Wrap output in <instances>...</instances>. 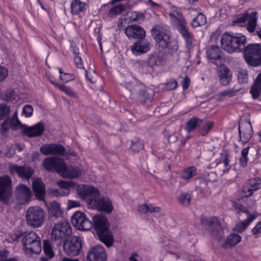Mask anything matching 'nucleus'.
Instances as JSON below:
<instances>
[{
	"label": "nucleus",
	"instance_id": "nucleus-1",
	"mask_svg": "<svg viewBox=\"0 0 261 261\" xmlns=\"http://www.w3.org/2000/svg\"><path fill=\"white\" fill-rule=\"evenodd\" d=\"M77 191L80 197L87 202L89 207L108 214L113 211L112 201L108 197L100 199L98 189L93 186H82L78 188Z\"/></svg>",
	"mask_w": 261,
	"mask_h": 261
},
{
	"label": "nucleus",
	"instance_id": "nucleus-2",
	"mask_svg": "<svg viewBox=\"0 0 261 261\" xmlns=\"http://www.w3.org/2000/svg\"><path fill=\"white\" fill-rule=\"evenodd\" d=\"M152 35L159 45V48L173 56L178 50L177 42L171 40V34L168 26L155 25L151 29Z\"/></svg>",
	"mask_w": 261,
	"mask_h": 261
},
{
	"label": "nucleus",
	"instance_id": "nucleus-3",
	"mask_svg": "<svg viewBox=\"0 0 261 261\" xmlns=\"http://www.w3.org/2000/svg\"><path fill=\"white\" fill-rule=\"evenodd\" d=\"M222 48L229 53L244 51L246 43V37L241 33L226 32L221 39Z\"/></svg>",
	"mask_w": 261,
	"mask_h": 261
},
{
	"label": "nucleus",
	"instance_id": "nucleus-4",
	"mask_svg": "<svg viewBox=\"0 0 261 261\" xmlns=\"http://www.w3.org/2000/svg\"><path fill=\"white\" fill-rule=\"evenodd\" d=\"M92 224L100 241L108 247L111 246L113 238L110 231L107 218L102 215H95L93 218Z\"/></svg>",
	"mask_w": 261,
	"mask_h": 261
},
{
	"label": "nucleus",
	"instance_id": "nucleus-5",
	"mask_svg": "<svg viewBox=\"0 0 261 261\" xmlns=\"http://www.w3.org/2000/svg\"><path fill=\"white\" fill-rule=\"evenodd\" d=\"M71 234L72 228L70 224L65 219H61L55 224L52 229L51 240L60 245L68 240Z\"/></svg>",
	"mask_w": 261,
	"mask_h": 261
},
{
	"label": "nucleus",
	"instance_id": "nucleus-6",
	"mask_svg": "<svg viewBox=\"0 0 261 261\" xmlns=\"http://www.w3.org/2000/svg\"><path fill=\"white\" fill-rule=\"evenodd\" d=\"M200 221L202 225L206 227L209 234L212 239L220 241L223 238L224 233L223 228L217 217L207 218L202 216Z\"/></svg>",
	"mask_w": 261,
	"mask_h": 261
},
{
	"label": "nucleus",
	"instance_id": "nucleus-7",
	"mask_svg": "<svg viewBox=\"0 0 261 261\" xmlns=\"http://www.w3.org/2000/svg\"><path fill=\"white\" fill-rule=\"evenodd\" d=\"M21 241L26 252L31 254H39L41 252V238L35 232L25 233Z\"/></svg>",
	"mask_w": 261,
	"mask_h": 261
},
{
	"label": "nucleus",
	"instance_id": "nucleus-8",
	"mask_svg": "<svg viewBox=\"0 0 261 261\" xmlns=\"http://www.w3.org/2000/svg\"><path fill=\"white\" fill-rule=\"evenodd\" d=\"M244 56L246 62L252 66L261 65V45L249 44L246 46Z\"/></svg>",
	"mask_w": 261,
	"mask_h": 261
},
{
	"label": "nucleus",
	"instance_id": "nucleus-9",
	"mask_svg": "<svg viewBox=\"0 0 261 261\" xmlns=\"http://www.w3.org/2000/svg\"><path fill=\"white\" fill-rule=\"evenodd\" d=\"M44 211L41 207H30L26 212L27 223L33 228H38L42 225L44 221Z\"/></svg>",
	"mask_w": 261,
	"mask_h": 261
},
{
	"label": "nucleus",
	"instance_id": "nucleus-10",
	"mask_svg": "<svg viewBox=\"0 0 261 261\" xmlns=\"http://www.w3.org/2000/svg\"><path fill=\"white\" fill-rule=\"evenodd\" d=\"M12 195V180L9 176L0 177V201L8 204Z\"/></svg>",
	"mask_w": 261,
	"mask_h": 261
},
{
	"label": "nucleus",
	"instance_id": "nucleus-11",
	"mask_svg": "<svg viewBox=\"0 0 261 261\" xmlns=\"http://www.w3.org/2000/svg\"><path fill=\"white\" fill-rule=\"evenodd\" d=\"M42 165L46 171L56 172L60 175L62 170H65V163L61 159L56 156L45 158L43 161Z\"/></svg>",
	"mask_w": 261,
	"mask_h": 261
},
{
	"label": "nucleus",
	"instance_id": "nucleus-12",
	"mask_svg": "<svg viewBox=\"0 0 261 261\" xmlns=\"http://www.w3.org/2000/svg\"><path fill=\"white\" fill-rule=\"evenodd\" d=\"M69 241L64 242L63 248L65 253L69 256L79 254L82 248V241L80 237L71 236Z\"/></svg>",
	"mask_w": 261,
	"mask_h": 261
},
{
	"label": "nucleus",
	"instance_id": "nucleus-13",
	"mask_svg": "<svg viewBox=\"0 0 261 261\" xmlns=\"http://www.w3.org/2000/svg\"><path fill=\"white\" fill-rule=\"evenodd\" d=\"M240 141L244 144L248 142L253 134L250 121L247 119H241L239 123Z\"/></svg>",
	"mask_w": 261,
	"mask_h": 261
},
{
	"label": "nucleus",
	"instance_id": "nucleus-14",
	"mask_svg": "<svg viewBox=\"0 0 261 261\" xmlns=\"http://www.w3.org/2000/svg\"><path fill=\"white\" fill-rule=\"evenodd\" d=\"M71 222L78 229L84 231L89 230L92 227V222L86 217L81 212H76L72 217Z\"/></svg>",
	"mask_w": 261,
	"mask_h": 261
},
{
	"label": "nucleus",
	"instance_id": "nucleus-15",
	"mask_svg": "<svg viewBox=\"0 0 261 261\" xmlns=\"http://www.w3.org/2000/svg\"><path fill=\"white\" fill-rule=\"evenodd\" d=\"M9 173L11 175L15 174L21 178L29 180L34 174V171L30 166H18L11 164L9 165Z\"/></svg>",
	"mask_w": 261,
	"mask_h": 261
},
{
	"label": "nucleus",
	"instance_id": "nucleus-16",
	"mask_svg": "<svg viewBox=\"0 0 261 261\" xmlns=\"http://www.w3.org/2000/svg\"><path fill=\"white\" fill-rule=\"evenodd\" d=\"M106 260L105 249L101 245L92 247L87 254V261H106Z\"/></svg>",
	"mask_w": 261,
	"mask_h": 261
},
{
	"label": "nucleus",
	"instance_id": "nucleus-17",
	"mask_svg": "<svg viewBox=\"0 0 261 261\" xmlns=\"http://www.w3.org/2000/svg\"><path fill=\"white\" fill-rule=\"evenodd\" d=\"M150 43L145 38L139 39L131 46L132 53L135 56H140L149 51L151 48Z\"/></svg>",
	"mask_w": 261,
	"mask_h": 261
},
{
	"label": "nucleus",
	"instance_id": "nucleus-18",
	"mask_svg": "<svg viewBox=\"0 0 261 261\" xmlns=\"http://www.w3.org/2000/svg\"><path fill=\"white\" fill-rule=\"evenodd\" d=\"M23 127L17 116V113L13 114L12 118H7L1 125V131L2 134L7 132L10 129L17 130Z\"/></svg>",
	"mask_w": 261,
	"mask_h": 261
},
{
	"label": "nucleus",
	"instance_id": "nucleus-19",
	"mask_svg": "<svg viewBox=\"0 0 261 261\" xmlns=\"http://www.w3.org/2000/svg\"><path fill=\"white\" fill-rule=\"evenodd\" d=\"M261 179L259 177L251 178L242 189L244 196L248 197L252 195L253 192L260 188Z\"/></svg>",
	"mask_w": 261,
	"mask_h": 261
},
{
	"label": "nucleus",
	"instance_id": "nucleus-20",
	"mask_svg": "<svg viewBox=\"0 0 261 261\" xmlns=\"http://www.w3.org/2000/svg\"><path fill=\"white\" fill-rule=\"evenodd\" d=\"M125 33L128 38L135 39H143L146 36V32L144 29L138 25H128L125 30Z\"/></svg>",
	"mask_w": 261,
	"mask_h": 261
},
{
	"label": "nucleus",
	"instance_id": "nucleus-21",
	"mask_svg": "<svg viewBox=\"0 0 261 261\" xmlns=\"http://www.w3.org/2000/svg\"><path fill=\"white\" fill-rule=\"evenodd\" d=\"M206 54L207 58L212 63L215 64L216 66L221 64L222 52L218 46H211L207 49Z\"/></svg>",
	"mask_w": 261,
	"mask_h": 261
},
{
	"label": "nucleus",
	"instance_id": "nucleus-22",
	"mask_svg": "<svg viewBox=\"0 0 261 261\" xmlns=\"http://www.w3.org/2000/svg\"><path fill=\"white\" fill-rule=\"evenodd\" d=\"M176 29L185 40L186 47L189 49H191L193 47V43L195 41V39L193 34L189 31L188 23L183 25L180 24V26L176 28Z\"/></svg>",
	"mask_w": 261,
	"mask_h": 261
},
{
	"label": "nucleus",
	"instance_id": "nucleus-23",
	"mask_svg": "<svg viewBox=\"0 0 261 261\" xmlns=\"http://www.w3.org/2000/svg\"><path fill=\"white\" fill-rule=\"evenodd\" d=\"M168 55H169L167 52L160 50L149 54L148 57L154 67H160L165 64L167 61Z\"/></svg>",
	"mask_w": 261,
	"mask_h": 261
},
{
	"label": "nucleus",
	"instance_id": "nucleus-24",
	"mask_svg": "<svg viewBox=\"0 0 261 261\" xmlns=\"http://www.w3.org/2000/svg\"><path fill=\"white\" fill-rule=\"evenodd\" d=\"M16 197L21 203H28L32 198V192L30 189L25 185H19L15 190Z\"/></svg>",
	"mask_w": 261,
	"mask_h": 261
},
{
	"label": "nucleus",
	"instance_id": "nucleus-25",
	"mask_svg": "<svg viewBox=\"0 0 261 261\" xmlns=\"http://www.w3.org/2000/svg\"><path fill=\"white\" fill-rule=\"evenodd\" d=\"M172 10V12L169 13V15L171 19L172 23L175 28L179 27L180 24L183 25L187 23L180 8L173 6Z\"/></svg>",
	"mask_w": 261,
	"mask_h": 261
},
{
	"label": "nucleus",
	"instance_id": "nucleus-26",
	"mask_svg": "<svg viewBox=\"0 0 261 261\" xmlns=\"http://www.w3.org/2000/svg\"><path fill=\"white\" fill-rule=\"evenodd\" d=\"M32 189L37 199L40 201L44 199L45 186L41 179L37 178L32 182Z\"/></svg>",
	"mask_w": 261,
	"mask_h": 261
},
{
	"label": "nucleus",
	"instance_id": "nucleus-27",
	"mask_svg": "<svg viewBox=\"0 0 261 261\" xmlns=\"http://www.w3.org/2000/svg\"><path fill=\"white\" fill-rule=\"evenodd\" d=\"M44 130V124L42 122H39L33 126L24 128L23 133L29 137H40Z\"/></svg>",
	"mask_w": 261,
	"mask_h": 261
},
{
	"label": "nucleus",
	"instance_id": "nucleus-28",
	"mask_svg": "<svg viewBox=\"0 0 261 261\" xmlns=\"http://www.w3.org/2000/svg\"><path fill=\"white\" fill-rule=\"evenodd\" d=\"M218 75L222 85L227 86L230 83L232 73L227 67L225 65L221 66L218 71Z\"/></svg>",
	"mask_w": 261,
	"mask_h": 261
},
{
	"label": "nucleus",
	"instance_id": "nucleus-29",
	"mask_svg": "<svg viewBox=\"0 0 261 261\" xmlns=\"http://www.w3.org/2000/svg\"><path fill=\"white\" fill-rule=\"evenodd\" d=\"M189 13L191 15H196V16L193 19L191 23V25L193 28H197L199 26L203 25L206 23V19L205 15L199 13L197 10L191 8L189 9Z\"/></svg>",
	"mask_w": 261,
	"mask_h": 261
},
{
	"label": "nucleus",
	"instance_id": "nucleus-30",
	"mask_svg": "<svg viewBox=\"0 0 261 261\" xmlns=\"http://www.w3.org/2000/svg\"><path fill=\"white\" fill-rule=\"evenodd\" d=\"M65 170L61 172L60 175L65 178H76L82 174V170L77 167H67L65 163Z\"/></svg>",
	"mask_w": 261,
	"mask_h": 261
},
{
	"label": "nucleus",
	"instance_id": "nucleus-31",
	"mask_svg": "<svg viewBox=\"0 0 261 261\" xmlns=\"http://www.w3.org/2000/svg\"><path fill=\"white\" fill-rule=\"evenodd\" d=\"M257 217V215L255 214H250L247 219L237 223L233 230L238 233H242Z\"/></svg>",
	"mask_w": 261,
	"mask_h": 261
},
{
	"label": "nucleus",
	"instance_id": "nucleus-32",
	"mask_svg": "<svg viewBox=\"0 0 261 261\" xmlns=\"http://www.w3.org/2000/svg\"><path fill=\"white\" fill-rule=\"evenodd\" d=\"M48 213L50 217L51 218L63 219V211L61 209L60 205L56 201H53L51 202L49 207Z\"/></svg>",
	"mask_w": 261,
	"mask_h": 261
},
{
	"label": "nucleus",
	"instance_id": "nucleus-33",
	"mask_svg": "<svg viewBox=\"0 0 261 261\" xmlns=\"http://www.w3.org/2000/svg\"><path fill=\"white\" fill-rule=\"evenodd\" d=\"M242 237L238 234L232 233L229 235L225 242L221 245V247L226 248L227 247H232L236 245L241 241Z\"/></svg>",
	"mask_w": 261,
	"mask_h": 261
},
{
	"label": "nucleus",
	"instance_id": "nucleus-34",
	"mask_svg": "<svg viewBox=\"0 0 261 261\" xmlns=\"http://www.w3.org/2000/svg\"><path fill=\"white\" fill-rule=\"evenodd\" d=\"M250 92L254 99L259 97L261 93V73L256 76L254 84L251 87Z\"/></svg>",
	"mask_w": 261,
	"mask_h": 261
},
{
	"label": "nucleus",
	"instance_id": "nucleus-35",
	"mask_svg": "<svg viewBox=\"0 0 261 261\" xmlns=\"http://www.w3.org/2000/svg\"><path fill=\"white\" fill-rule=\"evenodd\" d=\"M138 67L145 73H151L154 70V66L150 59L147 58L146 60H139L137 62Z\"/></svg>",
	"mask_w": 261,
	"mask_h": 261
},
{
	"label": "nucleus",
	"instance_id": "nucleus-36",
	"mask_svg": "<svg viewBox=\"0 0 261 261\" xmlns=\"http://www.w3.org/2000/svg\"><path fill=\"white\" fill-rule=\"evenodd\" d=\"M203 122V120L198 117H193L190 118L187 122L185 127V129L188 133H190L193 130L199 127Z\"/></svg>",
	"mask_w": 261,
	"mask_h": 261
},
{
	"label": "nucleus",
	"instance_id": "nucleus-37",
	"mask_svg": "<svg viewBox=\"0 0 261 261\" xmlns=\"http://www.w3.org/2000/svg\"><path fill=\"white\" fill-rule=\"evenodd\" d=\"M197 175V168L191 166L186 168L180 173V178L184 180L188 181Z\"/></svg>",
	"mask_w": 261,
	"mask_h": 261
},
{
	"label": "nucleus",
	"instance_id": "nucleus-38",
	"mask_svg": "<svg viewBox=\"0 0 261 261\" xmlns=\"http://www.w3.org/2000/svg\"><path fill=\"white\" fill-rule=\"evenodd\" d=\"M43 250L46 258L51 259L55 256V253L53 250V246L51 245V242L48 239L43 240Z\"/></svg>",
	"mask_w": 261,
	"mask_h": 261
},
{
	"label": "nucleus",
	"instance_id": "nucleus-39",
	"mask_svg": "<svg viewBox=\"0 0 261 261\" xmlns=\"http://www.w3.org/2000/svg\"><path fill=\"white\" fill-rule=\"evenodd\" d=\"M257 14L256 12H253L251 13V17L248 20L246 24V29L250 33L254 32L257 23Z\"/></svg>",
	"mask_w": 261,
	"mask_h": 261
},
{
	"label": "nucleus",
	"instance_id": "nucleus-40",
	"mask_svg": "<svg viewBox=\"0 0 261 261\" xmlns=\"http://www.w3.org/2000/svg\"><path fill=\"white\" fill-rule=\"evenodd\" d=\"M84 7V3L80 0H74L71 4V13L72 15H77L83 11Z\"/></svg>",
	"mask_w": 261,
	"mask_h": 261
},
{
	"label": "nucleus",
	"instance_id": "nucleus-41",
	"mask_svg": "<svg viewBox=\"0 0 261 261\" xmlns=\"http://www.w3.org/2000/svg\"><path fill=\"white\" fill-rule=\"evenodd\" d=\"M126 9L124 4H118L112 7L109 12V16L114 17L121 14Z\"/></svg>",
	"mask_w": 261,
	"mask_h": 261
},
{
	"label": "nucleus",
	"instance_id": "nucleus-42",
	"mask_svg": "<svg viewBox=\"0 0 261 261\" xmlns=\"http://www.w3.org/2000/svg\"><path fill=\"white\" fill-rule=\"evenodd\" d=\"M249 149L250 147L248 146L244 148L241 150V155L239 159V163L240 166L243 168L246 167L247 165L248 162V154L249 153Z\"/></svg>",
	"mask_w": 261,
	"mask_h": 261
},
{
	"label": "nucleus",
	"instance_id": "nucleus-43",
	"mask_svg": "<svg viewBox=\"0 0 261 261\" xmlns=\"http://www.w3.org/2000/svg\"><path fill=\"white\" fill-rule=\"evenodd\" d=\"M191 195L188 192L181 193L178 198V201L182 205L188 206L191 203Z\"/></svg>",
	"mask_w": 261,
	"mask_h": 261
},
{
	"label": "nucleus",
	"instance_id": "nucleus-44",
	"mask_svg": "<svg viewBox=\"0 0 261 261\" xmlns=\"http://www.w3.org/2000/svg\"><path fill=\"white\" fill-rule=\"evenodd\" d=\"M55 84V86L62 91V92H64L66 94H67L68 96H70V97H75L76 94L72 90L71 88L69 87H67L64 85H62L59 83H54Z\"/></svg>",
	"mask_w": 261,
	"mask_h": 261
},
{
	"label": "nucleus",
	"instance_id": "nucleus-45",
	"mask_svg": "<svg viewBox=\"0 0 261 261\" xmlns=\"http://www.w3.org/2000/svg\"><path fill=\"white\" fill-rule=\"evenodd\" d=\"M52 154L64 155L66 152L65 147L60 144L52 143Z\"/></svg>",
	"mask_w": 261,
	"mask_h": 261
},
{
	"label": "nucleus",
	"instance_id": "nucleus-46",
	"mask_svg": "<svg viewBox=\"0 0 261 261\" xmlns=\"http://www.w3.org/2000/svg\"><path fill=\"white\" fill-rule=\"evenodd\" d=\"M163 89L165 91H170L174 90L177 86V82L174 79H170L163 84Z\"/></svg>",
	"mask_w": 261,
	"mask_h": 261
},
{
	"label": "nucleus",
	"instance_id": "nucleus-47",
	"mask_svg": "<svg viewBox=\"0 0 261 261\" xmlns=\"http://www.w3.org/2000/svg\"><path fill=\"white\" fill-rule=\"evenodd\" d=\"M214 122L212 121H207L202 125L200 130V134L202 136L206 135L210 130L213 128Z\"/></svg>",
	"mask_w": 261,
	"mask_h": 261
},
{
	"label": "nucleus",
	"instance_id": "nucleus-48",
	"mask_svg": "<svg viewBox=\"0 0 261 261\" xmlns=\"http://www.w3.org/2000/svg\"><path fill=\"white\" fill-rule=\"evenodd\" d=\"M238 199H236L235 200L232 201V206L234 208L236 211H237V213H244L249 214V212L248 209L243 206L242 204L240 203L238 201Z\"/></svg>",
	"mask_w": 261,
	"mask_h": 261
},
{
	"label": "nucleus",
	"instance_id": "nucleus-49",
	"mask_svg": "<svg viewBox=\"0 0 261 261\" xmlns=\"http://www.w3.org/2000/svg\"><path fill=\"white\" fill-rule=\"evenodd\" d=\"M144 149V145L140 140H137L132 142L130 149L134 153L138 152Z\"/></svg>",
	"mask_w": 261,
	"mask_h": 261
},
{
	"label": "nucleus",
	"instance_id": "nucleus-50",
	"mask_svg": "<svg viewBox=\"0 0 261 261\" xmlns=\"http://www.w3.org/2000/svg\"><path fill=\"white\" fill-rule=\"evenodd\" d=\"M150 97L148 93L145 90L141 89L139 90L138 95V100L140 103H144Z\"/></svg>",
	"mask_w": 261,
	"mask_h": 261
},
{
	"label": "nucleus",
	"instance_id": "nucleus-51",
	"mask_svg": "<svg viewBox=\"0 0 261 261\" xmlns=\"http://www.w3.org/2000/svg\"><path fill=\"white\" fill-rule=\"evenodd\" d=\"M251 17V14L248 13H245L244 14H242L238 16L234 20H233V23H245L247 21L250 19Z\"/></svg>",
	"mask_w": 261,
	"mask_h": 261
},
{
	"label": "nucleus",
	"instance_id": "nucleus-52",
	"mask_svg": "<svg viewBox=\"0 0 261 261\" xmlns=\"http://www.w3.org/2000/svg\"><path fill=\"white\" fill-rule=\"evenodd\" d=\"M52 143L42 145L40 148V152L45 155L52 154Z\"/></svg>",
	"mask_w": 261,
	"mask_h": 261
},
{
	"label": "nucleus",
	"instance_id": "nucleus-53",
	"mask_svg": "<svg viewBox=\"0 0 261 261\" xmlns=\"http://www.w3.org/2000/svg\"><path fill=\"white\" fill-rule=\"evenodd\" d=\"M10 112V109L9 107L4 104L0 105V120L7 116Z\"/></svg>",
	"mask_w": 261,
	"mask_h": 261
},
{
	"label": "nucleus",
	"instance_id": "nucleus-54",
	"mask_svg": "<svg viewBox=\"0 0 261 261\" xmlns=\"http://www.w3.org/2000/svg\"><path fill=\"white\" fill-rule=\"evenodd\" d=\"M33 112V108L31 105H26L23 107L22 109V113L27 117H30L32 116Z\"/></svg>",
	"mask_w": 261,
	"mask_h": 261
},
{
	"label": "nucleus",
	"instance_id": "nucleus-55",
	"mask_svg": "<svg viewBox=\"0 0 261 261\" xmlns=\"http://www.w3.org/2000/svg\"><path fill=\"white\" fill-rule=\"evenodd\" d=\"M238 78L240 83H247L248 80V74L247 71L242 70L239 72Z\"/></svg>",
	"mask_w": 261,
	"mask_h": 261
},
{
	"label": "nucleus",
	"instance_id": "nucleus-56",
	"mask_svg": "<svg viewBox=\"0 0 261 261\" xmlns=\"http://www.w3.org/2000/svg\"><path fill=\"white\" fill-rule=\"evenodd\" d=\"M252 233L255 236V238H258L261 235V221L257 223L252 228Z\"/></svg>",
	"mask_w": 261,
	"mask_h": 261
},
{
	"label": "nucleus",
	"instance_id": "nucleus-57",
	"mask_svg": "<svg viewBox=\"0 0 261 261\" xmlns=\"http://www.w3.org/2000/svg\"><path fill=\"white\" fill-rule=\"evenodd\" d=\"M238 89H235L234 88H233L231 89H227L224 91H223L221 92V95L222 96H229L230 97H232L234 96L237 92H238Z\"/></svg>",
	"mask_w": 261,
	"mask_h": 261
},
{
	"label": "nucleus",
	"instance_id": "nucleus-58",
	"mask_svg": "<svg viewBox=\"0 0 261 261\" xmlns=\"http://www.w3.org/2000/svg\"><path fill=\"white\" fill-rule=\"evenodd\" d=\"M74 78V76L72 74L64 73V75H60V80L64 83H67Z\"/></svg>",
	"mask_w": 261,
	"mask_h": 261
},
{
	"label": "nucleus",
	"instance_id": "nucleus-59",
	"mask_svg": "<svg viewBox=\"0 0 261 261\" xmlns=\"http://www.w3.org/2000/svg\"><path fill=\"white\" fill-rule=\"evenodd\" d=\"M144 18V15L143 13L134 12L132 13L131 19L133 21H136L140 19H143Z\"/></svg>",
	"mask_w": 261,
	"mask_h": 261
},
{
	"label": "nucleus",
	"instance_id": "nucleus-60",
	"mask_svg": "<svg viewBox=\"0 0 261 261\" xmlns=\"http://www.w3.org/2000/svg\"><path fill=\"white\" fill-rule=\"evenodd\" d=\"M51 193L55 196H63L66 195L68 194V192H63L62 189H52L51 190Z\"/></svg>",
	"mask_w": 261,
	"mask_h": 261
},
{
	"label": "nucleus",
	"instance_id": "nucleus-61",
	"mask_svg": "<svg viewBox=\"0 0 261 261\" xmlns=\"http://www.w3.org/2000/svg\"><path fill=\"white\" fill-rule=\"evenodd\" d=\"M8 71L6 68L0 66V82L5 80L8 76Z\"/></svg>",
	"mask_w": 261,
	"mask_h": 261
},
{
	"label": "nucleus",
	"instance_id": "nucleus-62",
	"mask_svg": "<svg viewBox=\"0 0 261 261\" xmlns=\"http://www.w3.org/2000/svg\"><path fill=\"white\" fill-rule=\"evenodd\" d=\"M14 90H10L6 91L5 93L4 99L7 101H13L14 99Z\"/></svg>",
	"mask_w": 261,
	"mask_h": 261
},
{
	"label": "nucleus",
	"instance_id": "nucleus-63",
	"mask_svg": "<svg viewBox=\"0 0 261 261\" xmlns=\"http://www.w3.org/2000/svg\"><path fill=\"white\" fill-rule=\"evenodd\" d=\"M230 160L228 158V154L226 153L225 154V158L223 160V163L224 164L225 169H223V172H228L229 169H230V166H229Z\"/></svg>",
	"mask_w": 261,
	"mask_h": 261
},
{
	"label": "nucleus",
	"instance_id": "nucleus-64",
	"mask_svg": "<svg viewBox=\"0 0 261 261\" xmlns=\"http://www.w3.org/2000/svg\"><path fill=\"white\" fill-rule=\"evenodd\" d=\"M57 184L62 190L64 189L67 190L71 187V184L69 182H67L64 180H60L58 181Z\"/></svg>",
	"mask_w": 261,
	"mask_h": 261
}]
</instances>
